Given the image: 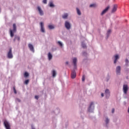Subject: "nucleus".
<instances>
[{
  "mask_svg": "<svg viewBox=\"0 0 129 129\" xmlns=\"http://www.w3.org/2000/svg\"><path fill=\"white\" fill-rule=\"evenodd\" d=\"M10 36L12 38L14 37V33H16L17 32V25L16 24H13V30H12V29L10 30Z\"/></svg>",
  "mask_w": 129,
  "mask_h": 129,
  "instance_id": "nucleus-1",
  "label": "nucleus"
},
{
  "mask_svg": "<svg viewBox=\"0 0 129 129\" xmlns=\"http://www.w3.org/2000/svg\"><path fill=\"white\" fill-rule=\"evenodd\" d=\"M4 124L6 129H11V125L10 123L8 122L7 120H5L4 122Z\"/></svg>",
  "mask_w": 129,
  "mask_h": 129,
  "instance_id": "nucleus-2",
  "label": "nucleus"
},
{
  "mask_svg": "<svg viewBox=\"0 0 129 129\" xmlns=\"http://www.w3.org/2000/svg\"><path fill=\"white\" fill-rule=\"evenodd\" d=\"M128 90V88L127 87V85H124L123 86V91L124 94H126L127 93V91Z\"/></svg>",
  "mask_w": 129,
  "mask_h": 129,
  "instance_id": "nucleus-3",
  "label": "nucleus"
},
{
  "mask_svg": "<svg viewBox=\"0 0 129 129\" xmlns=\"http://www.w3.org/2000/svg\"><path fill=\"white\" fill-rule=\"evenodd\" d=\"M8 57L9 59L13 58V53H12V48H10L9 51L8 53Z\"/></svg>",
  "mask_w": 129,
  "mask_h": 129,
  "instance_id": "nucleus-4",
  "label": "nucleus"
},
{
  "mask_svg": "<svg viewBox=\"0 0 129 129\" xmlns=\"http://www.w3.org/2000/svg\"><path fill=\"white\" fill-rule=\"evenodd\" d=\"M105 94L107 98H108V97H109L110 95V92L109 91V90H108V89H106L105 91Z\"/></svg>",
  "mask_w": 129,
  "mask_h": 129,
  "instance_id": "nucleus-5",
  "label": "nucleus"
},
{
  "mask_svg": "<svg viewBox=\"0 0 129 129\" xmlns=\"http://www.w3.org/2000/svg\"><path fill=\"white\" fill-rule=\"evenodd\" d=\"M108 10H109V6L107 7L106 9L102 11V12L101 13V16H103V15L106 14V12L107 11H108Z\"/></svg>",
  "mask_w": 129,
  "mask_h": 129,
  "instance_id": "nucleus-6",
  "label": "nucleus"
},
{
  "mask_svg": "<svg viewBox=\"0 0 129 129\" xmlns=\"http://www.w3.org/2000/svg\"><path fill=\"white\" fill-rule=\"evenodd\" d=\"M120 66H117L116 68V73L117 75L120 74Z\"/></svg>",
  "mask_w": 129,
  "mask_h": 129,
  "instance_id": "nucleus-7",
  "label": "nucleus"
},
{
  "mask_svg": "<svg viewBox=\"0 0 129 129\" xmlns=\"http://www.w3.org/2000/svg\"><path fill=\"white\" fill-rule=\"evenodd\" d=\"M41 32L45 33V28H44V23L40 22Z\"/></svg>",
  "mask_w": 129,
  "mask_h": 129,
  "instance_id": "nucleus-8",
  "label": "nucleus"
},
{
  "mask_svg": "<svg viewBox=\"0 0 129 129\" xmlns=\"http://www.w3.org/2000/svg\"><path fill=\"white\" fill-rule=\"evenodd\" d=\"M37 10L40 15V16H43L44 15V13L43 12V10L41 9L40 7H37Z\"/></svg>",
  "mask_w": 129,
  "mask_h": 129,
  "instance_id": "nucleus-9",
  "label": "nucleus"
},
{
  "mask_svg": "<svg viewBox=\"0 0 129 129\" xmlns=\"http://www.w3.org/2000/svg\"><path fill=\"white\" fill-rule=\"evenodd\" d=\"M65 27L68 29V30H69V29H70L71 27V26L70 25V23L68 21H66L65 23Z\"/></svg>",
  "mask_w": 129,
  "mask_h": 129,
  "instance_id": "nucleus-10",
  "label": "nucleus"
},
{
  "mask_svg": "<svg viewBox=\"0 0 129 129\" xmlns=\"http://www.w3.org/2000/svg\"><path fill=\"white\" fill-rule=\"evenodd\" d=\"M28 47H29L30 51H32V52H35V50L34 49V46H33V45L29 43L28 44Z\"/></svg>",
  "mask_w": 129,
  "mask_h": 129,
  "instance_id": "nucleus-11",
  "label": "nucleus"
},
{
  "mask_svg": "<svg viewBox=\"0 0 129 129\" xmlns=\"http://www.w3.org/2000/svg\"><path fill=\"white\" fill-rule=\"evenodd\" d=\"M71 77H72V79H74V78H75V77H76V72H75V71H73L72 72Z\"/></svg>",
  "mask_w": 129,
  "mask_h": 129,
  "instance_id": "nucleus-12",
  "label": "nucleus"
},
{
  "mask_svg": "<svg viewBox=\"0 0 129 129\" xmlns=\"http://www.w3.org/2000/svg\"><path fill=\"white\" fill-rule=\"evenodd\" d=\"M116 10H117V5H114L112 12L114 13V12H116Z\"/></svg>",
  "mask_w": 129,
  "mask_h": 129,
  "instance_id": "nucleus-13",
  "label": "nucleus"
},
{
  "mask_svg": "<svg viewBox=\"0 0 129 129\" xmlns=\"http://www.w3.org/2000/svg\"><path fill=\"white\" fill-rule=\"evenodd\" d=\"M119 57H118V55L116 54L115 56V60H114V64H115V63H116V62H117V59L119 58Z\"/></svg>",
  "mask_w": 129,
  "mask_h": 129,
  "instance_id": "nucleus-14",
  "label": "nucleus"
},
{
  "mask_svg": "<svg viewBox=\"0 0 129 129\" xmlns=\"http://www.w3.org/2000/svg\"><path fill=\"white\" fill-rule=\"evenodd\" d=\"M73 60L74 66H76V62H77V58L75 57L73 58Z\"/></svg>",
  "mask_w": 129,
  "mask_h": 129,
  "instance_id": "nucleus-15",
  "label": "nucleus"
},
{
  "mask_svg": "<svg viewBox=\"0 0 129 129\" xmlns=\"http://www.w3.org/2000/svg\"><path fill=\"white\" fill-rule=\"evenodd\" d=\"M48 60H51V59H52L53 56L52 55V54H51L50 52L48 53Z\"/></svg>",
  "mask_w": 129,
  "mask_h": 129,
  "instance_id": "nucleus-16",
  "label": "nucleus"
},
{
  "mask_svg": "<svg viewBox=\"0 0 129 129\" xmlns=\"http://www.w3.org/2000/svg\"><path fill=\"white\" fill-rule=\"evenodd\" d=\"M16 40H17L18 41H20V36H16L15 38L14 39V42H16Z\"/></svg>",
  "mask_w": 129,
  "mask_h": 129,
  "instance_id": "nucleus-17",
  "label": "nucleus"
},
{
  "mask_svg": "<svg viewBox=\"0 0 129 129\" xmlns=\"http://www.w3.org/2000/svg\"><path fill=\"white\" fill-rule=\"evenodd\" d=\"M77 13L79 16H81V12L78 8H77Z\"/></svg>",
  "mask_w": 129,
  "mask_h": 129,
  "instance_id": "nucleus-18",
  "label": "nucleus"
},
{
  "mask_svg": "<svg viewBox=\"0 0 129 129\" xmlns=\"http://www.w3.org/2000/svg\"><path fill=\"white\" fill-rule=\"evenodd\" d=\"M68 17V14L65 13L63 15H62V19H67Z\"/></svg>",
  "mask_w": 129,
  "mask_h": 129,
  "instance_id": "nucleus-19",
  "label": "nucleus"
},
{
  "mask_svg": "<svg viewBox=\"0 0 129 129\" xmlns=\"http://www.w3.org/2000/svg\"><path fill=\"white\" fill-rule=\"evenodd\" d=\"M49 7H50V8H54V4H53V2L49 3Z\"/></svg>",
  "mask_w": 129,
  "mask_h": 129,
  "instance_id": "nucleus-20",
  "label": "nucleus"
},
{
  "mask_svg": "<svg viewBox=\"0 0 129 129\" xmlns=\"http://www.w3.org/2000/svg\"><path fill=\"white\" fill-rule=\"evenodd\" d=\"M52 76L55 77L56 76V71L55 70L52 71Z\"/></svg>",
  "mask_w": 129,
  "mask_h": 129,
  "instance_id": "nucleus-21",
  "label": "nucleus"
},
{
  "mask_svg": "<svg viewBox=\"0 0 129 129\" xmlns=\"http://www.w3.org/2000/svg\"><path fill=\"white\" fill-rule=\"evenodd\" d=\"M96 4H91L90 5V8H95Z\"/></svg>",
  "mask_w": 129,
  "mask_h": 129,
  "instance_id": "nucleus-22",
  "label": "nucleus"
},
{
  "mask_svg": "<svg viewBox=\"0 0 129 129\" xmlns=\"http://www.w3.org/2000/svg\"><path fill=\"white\" fill-rule=\"evenodd\" d=\"M93 105V102H91L90 105V107H89L88 110L90 111V109H91V106Z\"/></svg>",
  "mask_w": 129,
  "mask_h": 129,
  "instance_id": "nucleus-23",
  "label": "nucleus"
},
{
  "mask_svg": "<svg viewBox=\"0 0 129 129\" xmlns=\"http://www.w3.org/2000/svg\"><path fill=\"white\" fill-rule=\"evenodd\" d=\"M48 28H49V29L51 30L52 29H54V26H53V25H48Z\"/></svg>",
  "mask_w": 129,
  "mask_h": 129,
  "instance_id": "nucleus-24",
  "label": "nucleus"
},
{
  "mask_svg": "<svg viewBox=\"0 0 129 129\" xmlns=\"http://www.w3.org/2000/svg\"><path fill=\"white\" fill-rule=\"evenodd\" d=\"M57 43L58 44V45L62 47L63 46V44H62V42H60V41H58Z\"/></svg>",
  "mask_w": 129,
  "mask_h": 129,
  "instance_id": "nucleus-25",
  "label": "nucleus"
},
{
  "mask_svg": "<svg viewBox=\"0 0 129 129\" xmlns=\"http://www.w3.org/2000/svg\"><path fill=\"white\" fill-rule=\"evenodd\" d=\"M24 77H29V74H28V73H27V72L25 73V74H24Z\"/></svg>",
  "mask_w": 129,
  "mask_h": 129,
  "instance_id": "nucleus-26",
  "label": "nucleus"
},
{
  "mask_svg": "<svg viewBox=\"0 0 129 129\" xmlns=\"http://www.w3.org/2000/svg\"><path fill=\"white\" fill-rule=\"evenodd\" d=\"M82 46L83 48H84V49H85V48H86V45L83 43L82 44Z\"/></svg>",
  "mask_w": 129,
  "mask_h": 129,
  "instance_id": "nucleus-27",
  "label": "nucleus"
},
{
  "mask_svg": "<svg viewBox=\"0 0 129 129\" xmlns=\"http://www.w3.org/2000/svg\"><path fill=\"white\" fill-rule=\"evenodd\" d=\"M125 61L126 64H127L128 63L129 61H128V59L127 58L125 59Z\"/></svg>",
  "mask_w": 129,
  "mask_h": 129,
  "instance_id": "nucleus-28",
  "label": "nucleus"
},
{
  "mask_svg": "<svg viewBox=\"0 0 129 129\" xmlns=\"http://www.w3.org/2000/svg\"><path fill=\"white\" fill-rule=\"evenodd\" d=\"M14 93L15 94H17V90H16V88L15 87L13 88Z\"/></svg>",
  "mask_w": 129,
  "mask_h": 129,
  "instance_id": "nucleus-29",
  "label": "nucleus"
},
{
  "mask_svg": "<svg viewBox=\"0 0 129 129\" xmlns=\"http://www.w3.org/2000/svg\"><path fill=\"white\" fill-rule=\"evenodd\" d=\"M105 122H106V123H108V122H109V119H108V118H107L106 119Z\"/></svg>",
  "mask_w": 129,
  "mask_h": 129,
  "instance_id": "nucleus-30",
  "label": "nucleus"
},
{
  "mask_svg": "<svg viewBox=\"0 0 129 129\" xmlns=\"http://www.w3.org/2000/svg\"><path fill=\"white\" fill-rule=\"evenodd\" d=\"M111 33V30H108L107 31V35H109Z\"/></svg>",
  "mask_w": 129,
  "mask_h": 129,
  "instance_id": "nucleus-31",
  "label": "nucleus"
},
{
  "mask_svg": "<svg viewBox=\"0 0 129 129\" xmlns=\"http://www.w3.org/2000/svg\"><path fill=\"white\" fill-rule=\"evenodd\" d=\"M25 84H29V80H26L25 82Z\"/></svg>",
  "mask_w": 129,
  "mask_h": 129,
  "instance_id": "nucleus-32",
  "label": "nucleus"
},
{
  "mask_svg": "<svg viewBox=\"0 0 129 129\" xmlns=\"http://www.w3.org/2000/svg\"><path fill=\"white\" fill-rule=\"evenodd\" d=\"M85 80V76H83L82 81H84Z\"/></svg>",
  "mask_w": 129,
  "mask_h": 129,
  "instance_id": "nucleus-33",
  "label": "nucleus"
},
{
  "mask_svg": "<svg viewBox=\"0 0 129 129\" xmlns=\"http://www.w3.org/2000/svg\"><path fill=\"white\" fill-rule=\"evenodd\" d=\"M16 101L18 102H21V100L19 98L16 99Z\"/></svg>",
  "mask_w": 129,
  "mask_h": 129,
  "instance_id": "nucleus-34",
  "label": "nucleus"
},
{
  "mask_svg": "<svg viewBox=\"0 0 129 129\" xmlns=\"http://www.w3.org/2000/svg\"><path fill=\"white\" fill-rule=\"evenodd\" d=\"M43 4H47V0H43Z\"/></svg>",
  "mask_w": 129,
  "mask_h": 129,
  "instance_id": "nucleus-35",
  "label": "nucleus"
},
{
  "mask_svg": "<svg viewBox=\"0 0 129 129\" xmlns=\"http://www.w3.org/2000/svg\"><path fill=\"white\" fill-rule=\"evenodd\" d=\"M35 99H39V96H35Z\"/></svg>",
  "mask_w": 129,
  "mask_h": 129,
  "instance_id": "nucleus-36",
  "label": "nucleus"
},
{
  "mask_svg": "<svg viewBox=\"0 0 129 129\" xmlns=\"http://www.w3.org/2000/svg\"><path fill=\"white\" fill-rule=\"evenodd\" d=\"M114 112V108H113L112 109V113H113Z\"/></svg>",
  "mask_w": 129,
  "mask_h": 129,
  "instance_id": "nucleus-37",
  "label": "nucleus"
},
{
  "mask_svg": "<svg viewBox=\"0 0 129 129\" xmlns=\"http://www.w3.org/2000/svg\"><path fill=\"white\" fill-rule=\"evenodd\" d=\"M101 96H102V97H103L104 96V94H103V93H102L101 94Z\"/></svg>",
  "mask_w": 129,
  "mask_h": 129,
  "instance_id": "nucleus-38",
  "label": "nucleus"
},
{
  "mask_svg": "<svg viewBox=\"0 0 129 129\" xmlns=\"http://www.w3.org/2000/svg\"><path fill=\"white\" fill-rule=\"evenodd\" d=\"M66 64H68V61H67V62H66Z\"/></svg>",
  "mask_w": 129,
  "mask_h": 129,
  "instance_id": "nucleus-39",
  "label": "nucleus"
}]
</instances>
